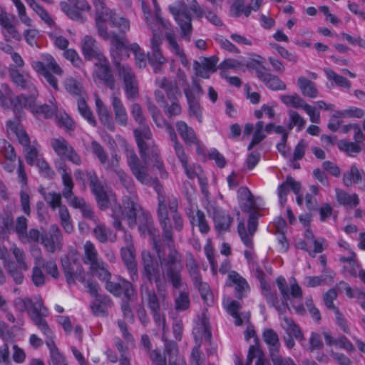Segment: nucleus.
I'll return each mask as SVG.
<instances>
[{"label": "nucleus", "instance_id": "f257e3e1", "mask_svg": "<svg viewBox=\"0 0 365 365\" xmlns=\"http://www.w3.org/2000/svg\"><path fill=\"white\" fill-rule=\"evenodd\" d=\"M96 10V24L99 36L110 43V53L118 75L128 81L135 78L131 67L121 63L125 48V33L130 29V21L108 9L103 0H93Z\"/></svg>", "mask_w": 365, "mask_h": 365}, {"label": "nucleus", "instance_id": "f03ea898", "mask_svg": "<svg viewBox=\"0 0 365 365\" xmlns=\"http://www.w3.org/2000/svg\"><path fill=\"white\" fill-rule=\"evenodd\" d=\"M167 243L165 251L163 250L159 240L153 239L152 245L158 259L160 267L175 289H180L182 285V270L183 269V258L182 253L174 245V237L170 242L162 236Z\"/></svg>", "mask_w": 365, "mask_h": 365}, {"label": "nucleus", "instance_id": "7ed1b4c3", "mask_svg": "<svg viewBox=\"0 0 365 365\" xmlns=\"http://www.w3.org/2000/svg\"><path fill=\"white\" fill-rule=\"evenodd\" d=\"M139 125L133 130V133L143 162L146 165L150 161L159 170L162 178H168V174L159 156V150L153 140V135L149 126L146 123Z\"/></svg>", "mask_w": 365, "mask_h": 365}, {"label": "nucleus", "instance_id": "20e7f679", "mask_svg": "<svg viewBox=\"0 0 365 365\" xmlns=\"http://www.w3.org/2000/svg\"><path fill=\"white\" fill-rule=\"evenodd\" d=\"M276 283L282 297L283 302L282 304L279 303L277 294L272 292L270 286L267 282L260 284V287L262 294L266 299L268 304L274 307L277 311L280 312L284 309L285 307H288V302L291 299H302V290L294 278L290 280L289 287L283 277H277Z\"/></svg>", "mask_w": 365, "mask_h": 365}, {"label": "nucleus", "instance_id": "39448f33", "mask_svg": "<svg viewBox=\"0 0 365 365\" xmlns=\"http://www.w3.org/2000/svg\"><path fill=\"white\" fill-rule=\"evenodd\" d=\"M276 283L282 297L283 302L282 304L279 303L277 294L272 292L270 286L267 282L260 284V287L262 294L266 299L268 304L274 307L277 311L280 312L284 309L285 307H288V302L291 299H302V290L294 278L290 280L289 287L283 277H277Z\"/></svg>", "mask_w": 365, "mask_h": 365}, {"label": "nucleus", "instance_id": "423d86ee", "mask_svg": "<svg viewBox=\"0 0 365 365\" xmlns=\"http://www.w3.org/2000/svg\"><path fill=\"white\" fill-rule=\"evenodd\" d=\"M276 283L282 297L283 302L282 304L279 303L277 294L272 292L270 286L267 282L260 284V287L262 294L266 299L268 304L274 307L277 311L280 312L284 309L285 307H288V302L291 299H302V290L294 278L290 280L289 287L283 277H277Z\"/></svg>", "mask_w": 365, "mask_h": 365}, {"label": "nucleus", "instance_id": "0eeeda50", "mask_svg": "<svg viewBox=\"0 0 365 365\" xmlns=\"http://www.w3.org/2000/svg\"><path fill=\"white\" fill-rule=\"evenodd\" d=\"M141 7L144 19L153 34V37L150 39L151 50L148 52V59L149 63L153 67L154 71L158 73L160 71V67L167 62L160 49V45L163 43V36L162 33L151 22L150 11L143 0H141Z\"/></svg>", "mask_w": 365, "mask_h": 365}, {"label": "nucleus", "instance_id": "6e6552de", "mask_svg": "<svg viewBox=\"0 0 365 365\" xmlns=\"http://www.w3.org/2000/svg\"><path fill=\"white\" fill-rule=\"evenodd\" d=\"M142 211L134 195L125 197L123 201V207L115 205L112 208L111 216L113 218V227L118 230L124 231L120 220L126 219L128 226L133 228L137 224V215H139V212Z\"/></svg>", "mask_w": 365, "mask_h": 365}, {"label": "nucleus", "instance_id": "1a4fd4ad", "mask_svg": "<svg viewBox=\"0 0 365 365\" xmlns=\"http://www.w3.org/2000/svg\"><path fill=\"white\" fill-rule=\"evenodd\" d=\"M42 61H36L32 63L33 68L43 76L47 83L55 90H58V80L56 76H61L63 71L50 54L42 55Z\"/></svg>", "mask_w": 365, "mask_h": 365}, {"label": "nucleus", "instance_id": "9d476101", "mask_svg": "<svg viewBox=\"0 0 365 365\" xmlns=\"http://www.w3.org/2000/svg\"><path fill=\"white\" fill-rule=\"evenodd\" d=\"M61 266L68 284L76 283V280L85 281V272L80 257L76 251L72 250L61 257Z\"/></svg>", "mask_w": 365, "mask_h": 365}, {"label": "nucleus", "instance_id": "9b49d317", "mask_svg": "<svg viewBox=\"0 0 365 365\" xmlns=\"http://www.w3.org/2000/svg\"><path fill=\"white\" fill-rule=\"evenodd\" d=\"M153 184L154 189L158 193V219L160 227L162 229L163 237L170 241H173V226L171 225L170 219L168 215V212L166 210V195L163 191V186L159 183L157 180L152 178V182L150 185Z\"/></svg>", "mask_w": 365, "mask_h": 365}, {"label": "nucleus", "instance_id": "f8f14e48", "mask_svg": "<svg viewBox=\"0 0 365 365\" xmlns=\"http://www.w3.org/2000/svg\"><path fill=\"white\" fill-rule=\"evenodd\" d=\"M143 269L142 279L155 284V287L166 286L165 275L160 270L159 264H155L150 252L144 250L141 253Z\"/></svg>", "mask_w": 365, "mask_h": 365}, {"label": "nucleus", "instance_id": "ddd939ff", "mask_svg": "<svg viewBox=\"0 0 365 365\" xmlns=\"http://www.w3.org/2000/svg\"><path fill=\"white\" fill-rule=\"evenodd\" d=\"M156 292L150 289L147 285L142 284L140 294L145 299L150 312H156L160 309V307H165L168 305L166 286L155 287Z\"/></svg>", "mask_w": 365, "mask_h": 365}, {"label": "nucleus", "instance_id": "4468645a", "mask_svg": "<svg viewBox=\"0 0 365 365\" xmlns=\"http://www.w3.org/2000/svg\"><path fill=\"white\" fill-rule=\"evenodd\" d=\"M51 146L61 160L66 159L76 165L81 164V156L64 138H52Z\"/></svg>", "mask_w": 365, "mask_h": 365}, {"label": "nucleus", "instance_id": "2eb2a0df", "mask_svg": "<svg viewBox=\"0 0 365 365\" xmlns=\"http://www.w3.org/2000/svg\"><path fill=\"white\" fill-rule=\"evenodd\" d=\"M169 10L181 29L182 36L190 41L192 25L187 5L184 2H179L176 6H170Z\"/></svg>", "mask_w": 365, "mask_h": 365}, {"label": "nucleus", "instance_id": "dca6fc26", "mask_svg": "<svg viewBox=\"0 0 365 365\" xmlns=\"http://www.w3.org/2000/svg\"><path fill=\"white\" fill-rule=\"evenodd\" d=\"M128 165L138 181L144 185H149L152 182V178L148 173V168L143 165L133 150H126Z\"/></svg>", "mask_w": 365, "mask_h": 365}, {"label": "nucleus", "instance_id": "f3484780", "mask_svg": "<svg viewBox=\"0 0 365 365\" xmlns=\"http://www.w3.org/2000/svg\"><path fill=\"white\" fill-rule=\"evenodd\" d=\"M60 4L61 10L71 19L79 22H84L86 18L82 11H88L90 5L86 0H67Z\"/></svg>", "mask_w": 365, "mask_h": 365}, {"label": "nucleus", "instance_id": "a211bd4d", "mask_svg": "<svg viewBox=\"0 0 365 365\" xmlns=\"http://www.w3.org/2000/svg\"><path fill=\"white\" fill-rule=\"evenodd\" d=\"M118 282H115L110 281L109 279L106 280L105 287L107 291L115 297H120L122 294L128 300H132L135 289L131 282L124 279L123 277H118Z\"/></svg>", "mask_w": 365, "mask_h": 365}, {"label": "nucleus", "instance_id": "6ab92c4d", "mask_svg": "<svg viewBox=\"0 0 365 365\" xmlns=\"http://www.w3.org/2000/svg\"><path fill=\"white\" fill-rule=\"evenodd\" d=\"M120 156L116 154H112L110 162L106 165V171H112L118 178L119 182L127 191L133 194L135 192V185L132 178L119 167Z\"/></svg>", "mask_w": 365, "mask_h": 365}, {"label": "nucleus", "instance_id": "aec40b11", "mask_svg": "<svg viewBox=\"0 0 365 365\" xmlns=\"http://www.w3.org/2000/svg\"><path fill=\"white\" fill-rule=\"evenodd\" d=\"M86 175L89 180L91 191L95 195L98 205L101 208L107 207L108 197L106 190V183L98 179L94 170L88 171Z\"/></svg>", "mask_w": 365, "mask_h": 365}, {"label": "nucleus", "instance_id": "412c9836", "mask_svg": "<svg viewBox=\"0 0 365 365\" xmlns=\"http://www.w3.org/2000/svg\"><path fill=\"white\" fill-rule=\"evenodd\" d=\"M16 306L21 312L27 310L33 322L34 315L35 314L38 316L41 319H45V317L48 315V310L43 306L41 299H37L35 302L29 297L19 299L16 302Z\"/></svg>", "mask_w": 365, "mask_h": 365}, {"label": "nucleus", "instance_id": "4be33fe9", "mask_svg": "<svg viewBox=\"0 0 365 365\" xmlns=\"http://www.w3.org/2000/svg\"><path fill=\"white\" fill-rule=\"evenodd\" d=\"M94 80L102 82L110 89L115 88V79L112 74L109 63L106 57L101 58L95 64L93 71Z\"/></svg>", "mask_w": 365, "mask_h": 365}, {"label": "nucleus", "instance_id": "5701e85b", "mask_svg": "<svg viewBox=\"0 0 365 365\" xmlns=\"http://www.w3.org/2000/svg\"><path fill=\"white\" fill-rule=\"evenodd\" d=\"M257 220L258 216L257 212H252L248 220L247 232L242 221L239 222L237 225V232L241 240L245 246L250 248L253 247L252 237L257 229Z\"/></svg>", "mask_w": 365, "mask_h": 365}, {"label": "nucleus", "instance_id": "b1692460", "mask_svg": "<svg viewBox=\"0 0 365 365\" xmlns=\"http://www.w3.org/2000/svg\"><path fill=\"white\" fill-rule=\"evenodd\" d=\"M41 242L46 250L51 253L61 250L63 246V236L58 225H52L48 234L42 235Z\"/></svg>", "mask_w": 365, "mask_h": 365}, {"label": "nucleus", "instance_id": "393cba45", "mask_svg": "<svg viewBox=\"0 0 365 365\" xmlns=\"http://www.w3.org/2000/svg\"><path fill=\"white\" fill-rule=\"evenodd\" d=\"M120 256L128 272L130 280L133 282L139 279L137 262L135 260V250L134 247H123L120 250Z\"/></svg>", "mask_w": 365, "mask_h": 365}, {"label": "nucleus", "instance_id": "a878e982", "mask_svg": "<svg viewBox=\"0 0 365 365\" xmlns=\"http://www.w3.org/2000/svg\"><path fill=\"white\" fill-rule=\"evenodd\" d=\"M14 19L15 17L14 16H9L4 9H1L0 26L2 29L1 33L6 41H10L11 38L19 41L21 38L14 24Z\"/></svg>", "mask_w": 365, "mask_h": 365}, {"label": "nucleus", "instance_id": "bb28decb", "mask_svg": "<svg viewBox=\"0 0 365 365\" xmlns=\"http://www.w3.org/2000/svg\"><path fill=\"white\" fill-rule=\"evenodd\" d=\"M176 128L178 133L187 145H195L197 146V153H202V145L200 141L197 139L195 132L192 128L187 125V124L182 120L176 123Z\"/></svg>", "mask_w": 365, "mask_h": 365}, {"label": "nucleus", "instance_id": "cd10ccee", "mask_svg": "<svg viewBox=\"0 0 365 365\" xmlns=\"http://www.w3.org/2000/svg\"><path fill=\"white\" fill-rule=\"evenodd\" d=\"M9 77L12 82L22 89H27L29 93L36 94L37 89L32 83L31 77L28 75L21 74L18 69L10 65L9 68Z\"/></svg>", "mask_w": 365, "mask_h": 365}, {"label": "nucleus", "instance_id": "c85d7f7f", "mask_svg": "<svg viewBox=\"0 0 365 365\" xmlns=\"http://www.w3.org/2000/svg\"><path fill=\"white\" fill-rule=\"evenodd\" d=\"M37 96L38 91H36V95L30 93L29 97H26L24 95H20L11 100L13 110L17 117L16 119L19 120L21 118V113L23 109H28L31 111V109L34 108V101L36 100Z\"/></svg>", "mask_w": 365, "mask_h": 365}, {"label": "nucleus", "instance_id": "c756f323", "mask_svg": "<svg viewBox=\"0 0 365 365\" xmlns=\"http://www.w3.org/2000/svg\"><path fill=\"white\" fill-rule=\"evenodd\" d=\"M6 126L8 133L9 135H14L23 148L31 144L30 138L20 123L19 119L8 120Z\"/></svg>", "mask_w": 365, "mask_h": 365}, {"label": "nucleus", "instance_id": "7c9ffc66", "mask_svg": "<svg viewBox=\"0 0 365 365\" xmlns=\"http://www.w3.org/2000/svg\"><path fill=\"white\" fill-rule=\"evenodd\" d=\"M34 323L46 336V344L49 349L50 356L60 353L53 340V333L48 327L46 319H41L38 316L35 314L34 315Z\"/></svg>", "mask_w": 365, "mask_h": 365}, {"label": "nucleus", "instance_id": "2f4dec72", "mask_svg": "<svg viewBox=\"0 0 365 365\" xmlns=\"http://www.w3.org/2000/svg\"><path fill=\"white\" fill-rule=\"evenodd\" d=\"M162 20L168 24V28H165L163 26L162 24H160L157 21L155 14H154V16H153L150 14V20L153 24L155 26L158 31H160L161 33V29H164L166 30L165 31V38L169 43V48L175 54L176 53H180L182 54V49L180 48L179 44L178 43L175 36L174 34V31L170 29V24L167 21L164 20L161 17Z\"/></svg>", "mask_w": 365, "mask_h": 365}, {"label": "nucleus", "instance_id": "473e14b6", "mask_svg": "<svg viewBox=\"0 0 365 365\" xmlns=\"http://www.w3.org/2000/svg\"><path fill=\"white\" fill-rule=\"evenodd\" d=\"M82 51L86 60L97 59L98 61L105 56L99 49L96 40L90 36H86L82 41Z\"/></svg>", "mask_w": 365, "mask_h": 365}, {"label": "nucleus", "instance_id": "72a5a7b5", "mask_svg": "<svg viewBox=\"0 0 365 365\" xmlns=\"http://www.w3.org/2000/svg\"><path fill=\"white\" fill-rule=\"evenodd\" d=\"M292 190L296 195H298L301 190V184L296 181L292 177L287 176L286 180L278 187V196L281 206H284L287 202V195Z\"/></svg>", "mask_w": 365, "mask_h": 365}, {"label": "nucleus", "instance_id": "f704fd0d", "mask_svg": "<svg viewBox=\"0 0 365 365\" xmlns=\"http://www.w3.org/2000/svg\"><path fill=\"white\" fill-rule=\"evenodd\" d=\"M255 359V365H270L265 357L262 350L257 345H251L249 347L246 365H252V361ZM235 365H243L240 359H235Z\"/></svg>", "mask_w": 365, "mask_h": 365}, {"label": "nucleus", "instance_id": "c9c22d12", "mask_svg": "<svg viewBox=\"0 0 365 365\" xmlns=\"http://www.w3.org/2000/svg\"><path fill=\"white\" fill-rule=\"evenodd\" d=\"M264 341L268 346L269 356L270 358L279 354L281 344L278 334L272 329H266L262 333Z\"/></svg>", "mask_w": 365, "mask_h": 365}, {"label": "nucleus", "instance_id": "e433bc0d", "mask_svg": "<svg viewBox=\"0 0 365 365\" xmlns=\"http://www.w3.org/2000/svg\"><path fill=\"white\" fill-rule=\"evenodd\" d=\"M259 73V79L263 82L267 88L272 91H284L286 84L277 76L272 74L268 69L264 73Z\"/></svg>", "mask_w": 365, "mask_h": 365}, {"label": "nucleus", "instance_id": "4c0bfd02", "mask_svg": "<svg viewBox=\"0 0 365 365\" xmlns=\"http://www.w3.org/2000/svg\"><path fill=\"white\" fill-rule=\"evenodd\" d=\"M156 83L160 88L165 91L169 101H179V98L182 97L180 88L175 81H169L164 77L160 80H157Z\"/></svg>", "mask_w": 365, "mask_h": 365}, {"label": "nucleus", "instance_id": "58836bf2", "mask_svg": "<svg viewBox=\"0 0 365 365\" xmlns=\"http://www.w3.org/2000/svg\"><path fill=\"white\" fill-rule=\"evenodd\" d=\"M32 252H36L38 253V255L34 257L36 265L32 270V282L35 286L41 287L45 283V275L41 269V265L43 264V258L41 255V250L38 247L34 246Z\"/></svg>", "mask_w": 365, "mask_h": 365}, {"label": "nucleus", "instance_id": "ea45409f", "mask_svg": "<svg viewBox=\"0 0 365 365\" xmlns=\"http://www.w3.org/2000/svg\"><path fill=\"white\" fill-rule=\"evenodd\" d=\"M168 207L170 211L173 213L172 219L174 224V229L180 232L183 229V220L181 215L178 212V199L173 195H166V210Z\"/></svg>", "mask_w": 365, "mask_h": 365}, {"label": "nucleus", "instance_id": "a19ab883", "mask_svg": "<svg viewBox=\"0 0 365 365\" xmlns=\"http://www.w3.org/2000/svg\"><path fill=\"white\" fill-rule=\"evenodd\" d=\"M110 101L116 123L122 126H126L128 118L122 101L114 94L110 97Z\"/></svg>", "mask_w": 365, "mask_h": 365}, {"label": "nucleus", "instance_id": "79ce46f5", "mask_svg": "<svg viewBox=\"0 0 365 365\" xmlns=\"http://www.w3.org/2000/svg\"><path fill=\"white\" fill-rule=\"evenodd\" d=\"M237 200L243 212H250L255 207L254 197L247 187H240L237 190Z\"/></svg>", "mask_w": 365, "mask_h": 365}, {"label": "nucleus", "instance_id": "37998d69", "mask_svg": "<svg viewBox=\"0 0 365 365\" xmlns=\"http://www.w3.org/2000/svg\"><path fill=\"white\" fill-rule=\"evenodd\" d=\"M228 277L235 284V297L237 299L243 298L245 293L250 290V286L246 279L235 271L230 272Z\"/></svg>", "mask_w": 365, "mask_h": 365}, {"label": "nucleus", "instance_id": "c03bdc74", "mask_svg": "<svg viewBox=\"0 0 365 365\" xmlns=\"http://www.w3.org/2000/svg\"><path fill=\"white\" fill-rule=\"evenodd\" d=\"M335 192L336 200L341 205L355 207L359 204L360 200L356 193L349 194L339 188H336Z\"/></svg>", "mask_w": 365, "mask_h": 365}, {"label": "nucleus", "instance_id": "a18cd8bd", "mask_svg": "<svg viewBox=\"0 0 365 365\" xmlns=\"http://www.w3.org/2000/svg\"><path fill=\"white\" fill-rule=\"evenodd\" d=\"M213 220L215 229L217 231H227L233 222V218L225 212L216 210L214 212Z\"/></svg>", "mask_w": 365, "mask_h": 365}, {"label": "nucleus", "instance_id": "49530a36", "mask_svg": "<svg viewBox=\"0 0 365 365\" xmlns=\"http://www.w3.org/2000/svg\"><path fill=\"white\" fill-rule=\"evenodd\" d=\"M185 97L187 98L188 105V115L190 117L195 118L199 123L202 122V108L200 106L199 98L192 97L191 94L187 91L185 92Z\"/></svg>", "mask_w": 365, "mask_h": 365}, {"label": "nucleus", "instance_id": "de8ad7c7", "mask_svg": "<svg viewBox=\"0 0 365 365\" xmlns=\"http://www.w3.org/2000/svg\"><path fill=\"white\" fill-rule=\"evenodd\" d=\"M224 304L227 312L235 319V325L240 326L243 324L244 320H249L250 314L248 313L243 315V319L240 317L239 310L241 308V304L239 302L232 300L227 304L224 302Z\"/></svg>", "mask_w": 365, "mask_h": 365}, {"label": "nucleus", "instance_id": "09e8293b", "mask_svg": "<svg viewBox=\"0 0 365 365\" xmlns=\"http://www.w3.org/2000/svg\"><path fill=\"white\" fill-rule=\"evenodd\" d=\"M297 84L304 96L310 98H315L318 96V90L315 83L312 81L304 77H299L297 79Z\"/></svg>", "mask_w": 365, "mask_h": 365}, {"label": "nucleus", "instance_id": "8fccbe9b", "mask_svg": "<svg viewBox=\"0 0 365 365\" xmlns=\"http://www.w3.org/2000/svg\"><path fill=\"white\" fill-rule=\"evenodd\" d=\"M138 230L145 235H153L155 228L153 226V221L151 215L148 212L142 211L140 215L138 217Z\"/></svg>", "mask_w": 365, "mask_h": 365}, {"label": "nucleus", "instance_id": "3c124183", "mask_svg": "<svg viewBox=\"0 0 365 365\" xmlns=\"http://www.w3.org/2000/svg\"><path fill=\"white\" fill-rule=\"evenodd\" d=\"M84 248V258L85 264H88L90 267L96 264L99 261L102 260L98 257V253L94 245L91 241H86L83 246Z\"/></svg>", "mask_w": 365, "mask_h": 365}, {"label": "nucleus", "instance_id": "603ef678", "mask_svg": "<svg viewBox=\"0 0 365 365\" xmlns=\"http://www.w3.org/2000/svg\"><path fill=\"white\" fill-rule=\"evenodd\" d=\"M185 264L186 268L187 269V272L190 277H191L193 283L200 282V279H201L202 277L200 275L199 265L192 253L187 254Z\"/></svg>", "mask_w": 365, "mask_h": 365}, {"label": "nucleus", "instance_id": "864d4df0", "mask_svg": "<svg viewBox=\"0 0 365 365\" xmlns=\"http://www.w3.org/2000/svg\"><path fill=\"white\" fill-rule=\"evenodd\" d=\"M187 1L190 4V9L192 10L195 14H196L198 16H202L205 14L206 18L214 25H222L221 20L217 16V15L215 13L210 11H203L195 0H187Z\"/></svg>", "mask_w": 365, "mask_h": 365}, {"label": "nucleus", "instance_id": "5fc2aeb1", "mask_svg": "<svg viewBox=\"0 0 365 365\" xmlns=\"http://www.w3.org/2000/svg\"><path fill=\"white\" fill-rule=\"evenodd\" d=\"M188 217L192 225H197L200 232L202 234H207L210 231V226L206 220L205 213L197 210L195 215L188 214Z\"/></svg>", "mask_w": 365, "mask_h": 365}, {"label": "nucleus", "instance_id": "6e6d98bb", "mask_svg": "<svg viewBox=\"0 0 365 365\" xmlns=\"http://www.w3.org/2000/svg\"><path fill=\"white\" fill-rule=\"evenodd\" d=\"M91 150L93 155L98 158L101 165L104 166L106 170V165L110 162L108 159V154L98 142L93 140L91 143Z\"/></svg>", "mask_w": 365, "mask_h": 365}, {"label": "nucleus", "instance_id": "4d7b16f0", "mask_svg": "<svg viewBox=\"0 0 365 365\" xmlns=\"http://www.w3.org/2000/svg\"><path fill=\"white\" fill-rule=\"evenodd\" d=\"M287 114L289 123L287 125V128L291 130L294 127H297V130L301 131L306 125V120L298 112L294 110H288Z\"/></svg>", "mask_w": 365, "mask_h": 365}, {"label": "nucleus", "instance_id": "13d9d810", "mask_svg": "<svg viewBox=\"0 0 365 365\" xmlns=\"http://www.w3.org/2000/svg\"><path fill=\"white\" fill-rule=\"evenodd\" d=\"M289 336H293L297 340L303 341L304 336L299 327L292 319L284 317L282 324Z\"/></svg>", "mask_w": 365, "mask_h": 365}, {"label": "nucleus", "instance_id": "bf43d9fd", "mask_svg": "<svg viewBox=\"0 0 365 365\" xmlns=\"http://www.w3.org/2000/svg\"><path fill=\"white\" fill-rule=\"evenodd\" d=\"M96 106L101 122L104 125H110L112 123L110 113L98 96H96Z\"/></svg>", "mask_w": 365, "mask_h": 365}, {"label": "nucleus", "instance_id": "052dcab7", "mask_svg": "<svg viewBox=\"0 0 365 365\" xmlns=\"http://www.w3.org/2000/svg\"><path fill=\"white\" fill-rule=\"evenodd\" d=\"M89 268L91 274L100 280L106 281L110 278L111 274L108 271V265L103 260L99 261Z\"/></svg>", "mask_w": 365, "mask_h": 365}, {"label": "nucleus", "instance_id": "680f3d73", "mask_svg": "<svg viewBox=\"0 0 365 365\" xmlns=\"http://www.w3.org/2000/svg\"><path fill=\"white\" fill-rule=\"evenodd\" d=\"M282 102L287 106H291L296 109H303L307 103L298 94L282 95L280 97Z\"/></svg>", "mask_w": 365, "mask_h": 365}, {"label": "nucleus", "instance_id": "e2e57ef3", "mask_svg": "<svg viewBox=\"0 0 365 365\" xmlns=\"http://www.w3.org/2000/svg\"><path fill=\"white\" fill-rule=\"evenodd\" d=\"M361 179V172L356 165H352L350 170L343 175V183L346 187L351 186L353 183H359Z\"/></svg>", "mask_w": 365, "mask_h": 365}, {"label": "nucleus", "instance_id": "0e129e2a", "mask_svg": "<svg viewBox=\"0 0 365 365\" xmlns=\"http://www.w3.org/2000/svg\"><path fill=\"white\" fill-rule=\"evenodd\" d=\"M57 110V107L56 105H47V104H43L40 106H37L36 104V100L34 101V108L31 109V113L37 115H42L45 118H51L55 112Z\"/></svg>", "mask_w": 365, "mask_h": 365}, {"label": "nucleus", "instance_id": "69168bd1", "mask_svg": "<svg viewBox=\"0 0 365 365\" xmlns=\"http://www.w3.org/2000/svg\"><path fill=\"white\" fill-rule=\"evenodd\" d=\"M30 7L38 14V16L48 26H52L54 25V21L48 14V13L40 6L35 0H26Z\"/></svg>", "mask_w": 365, "mask_h": 365}, {"label": "nucleus", "instance_id": "338daca9", "mask_svg": "<svg viewBox=\"0 0 365 365\" xmlns=\"http://www.w3.org/2000/svg\"><path fill=\"white\" fill-rule=\"evenodd\" d=\"M10 252L13 254L16 265L23 270H28L29 265L26 262V253L20 247H18L15 244L12 245L10 247Z\"/></svg>", "mask_w": 365, "mask_h": 365}, {"label": "nucleus", "instance_id": "774afa93", "mask_svg": "<svg viewBox=\"0 0 365 365\" xmlns=\"http://www.w3.org/2000/svg\"><path fill=\"white\" fill-rule=\"evenodd\" d=\"M340 150L345 152L348 155L354 157L361 151V148L359 143L348 142L347 140H340L337 143Z\"/></svg>", "mask_w": 365, "mask_h": 365}]
</instances>
